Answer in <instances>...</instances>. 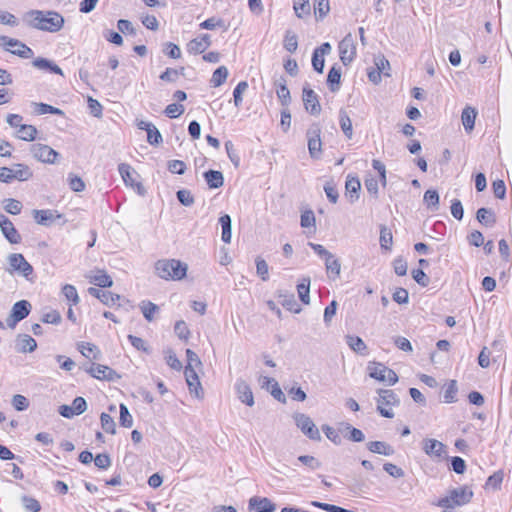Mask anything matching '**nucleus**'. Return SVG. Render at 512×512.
I'll return each mask as SVG.
<instances>
[{"instance_id":"6ab92c4d","label":"nucleus","mask_w":512,"mask_h":512,"mask_svg":"<svg viewBox=\"0 0 512 512\" xmlns=\"http://www.w3.org/2000/svg\"><path fill=\"white\" fill-rule=\"evenodd\" d=\"M211 45L209 34H203L200 37L192 39L187 44V51L190 54H201Z\"/></svg>"},{"instance_id":"49530a36","label":"nucleus","mask_w":512,"mask_h":512,"mask_svg":"<svg viewBox=\"0 0 512 512\" xmlns=\"http://www.w3.org/2000/svg\"><path fill=\"white\" fill-rule=\"evenodd\" d=\"M428 209L437 210L439 207V194L436 190L429 189L424 193L423 198Z\"/></svg>"},{"instance_id":"a211bd4d","label":"nucleus","mask_w":512,"mask_h":512,"mask_svg":"<svg viewBox=\"0 0 512 512\" xmlns=\"http://www.w3.org/2000/svg\"><path fill=\"white\" fill-rule=\"evenodd\" d=\"M235 390L239 400L242 403H245L250 407L254 405V396L252 390L245 380L241 378L237 379L235 383Z\"/></svg>"},{"instance_id":"f8f14e48","label":"nucleus","mask_w":512,"mask_h":512,"mask_svg":"<svg viewBox=\"0 0 512 512\" xmlns=\"http://www.w3.org/2000/svg\"><path fill=\"white\" fill-rule=\"evenodd\" d=\"M8 262L12 270L17 271L26 279H29V276L33 273L32 265L20 253L10 254Z\"/></svg>"},{"instance_id":"864d4df0","label":"nucleus","mask_w":512,"mask_h":512,"mask_svg":"<svg viewBox=\"0 0 512 512\" xmlns=\"http://www.w3.org/2000/svg\"><path fill=\"white\" fill-rule=\"evenodd\" d=\"M248 89V83L241 81L237 84L233 91L234 105L239 108L242 105V94Z\"/></svg>"},{"instance_id":"5701e85b","label":"nucleus","mask_w":512,"mask_h":512,"mask_svg":"<svg viewBox=\"0 0 512 512\" xmlns=\"http://www.w3.org/2000/svg\"><path fill=\"white\" fill-rule=\"evenodd\" d=\"M477 114V110L471 106H466L462 110L461 121L467 133H471L473 131Z\"/></svg>"},{"instance_id":"79ce46f5","label":"nucleus","mask_w":512,"mask_h":512,"mask_svg":"<svg viewBox=\"0 0 512 512\" xmlns=\"http://www.w3.org/2000/svg\"><path fill=\"white\" fill-rule=\"evenodd\" d=\"M346 343L356 353L363 354L367 349V346L364 343V341L358 336L347 335Z\"/></svg>"},{"instance_id":"4d7b16f0","label":"nucleus","mask_w":512,"mask_h":512,"mask_svg":"<svg viewBox=\"0 0 512 512\" xmlns=\"http://www.w3.org/2000/svg\"><path fill=\"white\" fill-rule=\"evenodd\" d=\"M185 111V108L182 104L172 103L166 106L164 113L167 117L174 119L181 116Z\"/></svg>"},{"instance_id":"6e6d98bb","label":"nucleus","mask_w":512,"mask_h":512,"mask_svg":"<svg viewBox=\"0 0 512 512\" xmlns=\"http://www.w3.org/2000/svg\"><path fill=\"white\" fill-rule=\"evenodd\" d=\"M140 309L145 319L151 321L153 319L154 312L158 311L159 307L150 301H142Z\"/></svg>"},{"instance_id":"aec40b11","label":"nucleus","mask_w":512,"mask_h":512,"mask_svg":"<svg viewBox=\"0 0 512 512\" xmlns=\"http://www.w3.org/2000/svg\"><path fill=\"white\" fill-rule=\"evenodd\" d=\"M249 508L255 512H274L276 506L266 497L254 496L249 500Z\"/></svg>"},{"instance_id":"a19ab883","label":"nucleus","mask_w":512,"mask_h":512,"mask_svg":"<svg viewBox=\"0 0 512 512\" xmlns=\"http://www.w3.org/2000/svg\"><path fill=\"white\" fill-rule=\"evenodd\" d=\"M37 129L33 125L23 124L17 131V137L24 141H33L37 135Z\"/></svg>"},{"instance_id":"9d476101","label":"nucleus","mask_w":512,"mask_h":512,"mask_svg":"<svg viewBox=\"0 0 512 512\" xmlns=\"http://www.w3.org/2000/svg\"><path fill=\"white\" fill-rule=\"evenodd\" d=\"M33 157L40 162L54 164L59 153L45 144H33L30 149Z\"/></svg>"},{"instance_id":"bb28decb","label":"nucleus","mask_w":512,"mask_h":512,"mask_svg":"<svg viewBox=\"0 0 512 512\" xmlns=\"http://www.w3.org/2000/svg\"><path fill=\"white\" fill-rule=\"evenodd\" d=\"M367 449L384 456H392L395 453L394 448L384 441H370L367 443Z\"/></svg>"},{"instance_id":"a878e982","label":"nucleus","mask_w":512,"mask_h":512,"mask_svg":"<svg viewBox=\"0 0 512 512\" xmlns=\"http://www.w3.org/2000/svg\"><path fill=\"white\" fill-rule=\"evenodd\" d=\"M203 177L210 189H218L224 184L223 174L218 170L210 169L204 172Z\"/></svg>"},{"instance_id":"680f3d73","label":"nucleus","mask_w":512,"mask_h":512,"mask_svg":"<svg viewBox=\"0 0 512 512\" xmlns=\"http://www.w3.org/2000/svg\"><path fill=\"white\" fill-rule=\"evenodd\" d=\"M187 356V366L185 367V371L188 369H195L196 367L202 366V362L198 355L192 351L191 349L186 350Z\"/></svg>"},{"instance_id":"09e8293b","label":"nucleus","mask_w":512,"mask_h":512,"mask_svg":"<svg viewBox=\"0 0 512 512\" xmlns=\"http://www.w3.org/2000/svg\"><path fill=\"white\" fill-rule=\"evenodd\" d=\"M34 107H35V112L38 113V114H54V115H60V116H63L64 115V112L59 109V108H56L54 106H51L49 104H46V103H34L33 104Z\"/></svg>"},{"instance_id":"c9c22d12","label":"nucleus","mask_w":512,"mask_h":512,"mask_svg":"<svg viewBox=\"0 0 512 512\" xmlns=\"http://www.w3.org/2000/svg\"><path fill=\"white\" fill-rule=\"evenodd\" d=\"M339 125L345 136L348 139H351L353 136L352 121L350 119L348 112L345 109H340L339 111Z\"/></svg>"},{"instance_id":"4c0bfd02","label":"nucleus","mask_w":512,"mask_h":512,"mask_svg":"<svg viewBox=\"0 0 512 512\" xmlns=\"http://www.w3.org/2000/svg\"><path fill=\"white\" fill-rule=\"evenodd\" d=\"M325 266L327 274L330 278L335 280L339 277L341 271V263L337 258H335L333 254L325 260Z\"/></svg>"},{"instance_id":"f3484780","label":"nucleus","mask_w":512,"mask_h":512,"mask_svg":"<svg viewBox=\"0 0 512 512\" xmlns=\"http://www.w3.org/2000/svg\"><path fill=\"white\" fill-rule=\"evenodd\" d=\"M184 375L190 394L194 395L198 399L203 398L204 392L196 370L188 369L187 371H184Z\"/></svg>"},{"instance_id":"393cba45","label":"nucleus","mask_w":512,"mask_h":512,"mask_svg":"<svg viewBox=\"0 0 512 512\" xmlns=\"http://www.w3.org/2000/svg\"><path fill=\"white\" fill-rule=\"evenodd\" d=\"M361 188L360 181L357 177H347L345 183V195L349 198L351 203L355 202L359 198V190Z\"/></svg>"},{"instance_id":"b1692460","label":"nucleus","mask_w":512,"mask_h":512,"mask_svg":"<svg viewBox=\"0 0 512 512\" xmlns=\"http://www.w3.org/2000/svg\"><path fill=\"white\" fill-rule=\"evenodd\" d=\"M340 431L343 433L344 438L351 442H363L365 440L364 433L349 423H341Z\"/></svg>"},{"instance_id":"37998d69","label":"nucleus","mask_w":512,"mask_h":512,"mask_svg":"<svg viewBox=\"0 0 512 512\" xmlns=\"http://www.w3.org/2000/svg\"><path fill=\"white\" fill-rule=\"evenodd\" d=\"M228 77V69L225 66L218 67L212 75V78L210 80L211 85L213 87H219L221 86Z\"/></svg>"},{"instance_id":"69168bd1","label":"nucleus","mask_w":512,"mask_h":512,"mask_svg":"<svg viewBox=\"0 0 512 512\" xmlns=\"http://www.w3.org/2000/svg\"><path fill=\"white\" fill-rule=\"evenodd\" d=\"M168 170L172 174L183 175L187 169L186 164L181 160H171L167 164Z\"/></svg>"},{"instance_id":"e433bc0d","label":"nucleus","mask_w":512,"mask_h":512,"mask_svg":"<svg viewBox=\"0 0 512 512\" xmlns=\"http://www.w3.org/2000/svg\"><path fill=\"white\" fill-rule=\"evenodd\" d=\"M341 69L340 67L333 66L327 76V84L332 92H336L340 88Z\"/></svg>"},{"instance_id":"ea45409f","label":"nucleus","mask_w":512,"mask_h":512,"mask_svg":"<svg viewBox=\"0 0 512 512\" xmlns=\"http://www.w3.org/2000/svg\"><path fill=\"white\" fill-rule=\"evenodd\" d=\"M457 382L456 380H450L444 387L443 401L445 403H454L457 401Z\"/></svg>"},{"instance_id":"f257e3e1","label":"nucleus","mask_w":512,"mask_h":512,"mask_svg":"<svg viewBox=\"0 0 512 512\" xmlns=\"http://www.w3.org/2000/svg\"><path fill=\"white\" fill-rule=\"evenodd\" d=\"M28 25L32 28L58 32L64 26V17L56 11L30 10L25 15Z\"/></svg>"},{"instance_id":"7c9ffc66","label":"nucleus","mask_w":512,"mask_h":512,"mask_svg":"<svg viewBox=\"0 0 512 512\" xmlns=\"http://www.w3.org/2000/svg\"><path fill=\"white\" fill-rule=\"evenodd\" d=\"M219 224L221 225L222 234L221 239L224 243H230L232 237V220L230 215L223 214L219 218Z\"/></svg>"},{"instance_id":"c03bdc74","label":"nucleus","mask_w":512,"mask_h":512,"mask_svg":"<svg viewBox=\"0 0 512 512\" xmlns=\"http://www.w3.org/2000/svg\"><path fill=\"white\" fill-rule=\"evenodd\" d=\"M380 246L382 249L390 250L393 244V235L389 228L381 226L380 228Z\"/></svg>"},{"instance_id":"0eeeda50","label":"nucleus","mask_w":512,"mask_h":512,"mask_svg":"<svg viewBox=\"0 0 512 512\" xmlns=\"http://www.w3.org/2000/svg\"><path fill=\"white\" fill-rule=\"evenodd\" d=\"M293 418L295 420L296 426L309 439L314 441L321 440L320 432L309 416L303 413H296Z\"/></svg>"},{"instance_id":"72a5a7b5","label":"nucleus","mask_w":512,"mask_h":512,"mask_svg":"<svg viewBox=\"0 0 512 512\" xmlns=\"http://www.w3.org/2000/svg\"><path fill=\"white\" fill-rule=\"evenodd\" d=\"M476 219L486 227H492L496 223L495 213L488 208H480L476 213Z\"/></svg>"},{"instance_id":"cd10ccee","label":"nucleus","mask_w":512,"mask_h":512,"mask_svg":"<svg viewBox=\"0 0 512 512\" xmlns=\"http://www.w3.org/2000/svg\"><path fill=\"white\" fill-rule=\"evenodd\" d=\"M88 293L91 296L99 299L105 305L114 304L116 302V300L120 299V296L117 294H113L109 291H102V290L94 288V287H90L88 289Z\"/></svg>"},{"instance_id":"603ef678","label":"nucleus","mask_w":512,"mask_h":512,"mask_svg":"<svg viewBox=\"0 0 512 512\" xmlns=\"http://www.w3.org/2000/svg\"><path fill=\"white\" fill-rule=\"evenodd\" d=\"M68 185L74 192H82L85 189V183L79 176L69 173L67 177Z\"/></svg>"},{"instance_id":"39448f33","label":"nucleus","mask_w":512,"mask_h":512,"mask_svg":"<svg viewBox=\"0 0 512 512\" xmlns=\"http://www.w3.org/2000/svg\"><path fill=\"white\" fill-rule=\"evenodd\" d=\"M188 266L177 259L162 261V278L180 281L186 277Z\"/></svg>"},{"instance_id":"7ed1b4c3","label":"nucleus","mask_w":512,"mask_h":512,"mask_svg":"<svg viewBox=\"0 0 512 512\" xmlns=\"http://www.w3.org/2000/svg\"><path fill=\"white\" fill-rule=\"evenodd\" d=\"M378 395L377 411L385 418H393L394 413L391 407L399 405L400 400L398 396L390 389H379Z\"/></svg>"},{"instance_id":"412c9836","label":"nucleus","mask_w":512,"mask_h":512,"mask_svg":"<svg viewBox=\"0 0 512 512\" xmlns=\"http://www.w3.org/2000/svg\"><path fill=\"white\" fill-rule=\"evenodd\" d=\"M262 387L270 391L271 395L281 403H286V397L282 392L278 382L270 377L262 378Z\"/></svg>"},{"instance_id":"58836bf2","label":"nucleus","mask_w":512,"mask_h":512,"mask_svg":"<svg viewBox=\"0 0 512 512\" xmlns=\"http://www.w3.org/2000/svg\"><path fill=\"white\" fill-rule=\"evenodd\" d=\"M310 283L309 277H303L297 285L299 299L306 305L310 303Z\"/></svg>"},{"instance_id":"338daca9","label":"nucleus","mask_w":512,"mask_h":512,"mask_svg":"<svg viewBox=\"0 0 512 512\" xmlns=\"http://www.w3.org/2000/svg\"><path fill=\"white\" fill-rule=\"evenodd\" d=\"M298 461H300L303 465L307 466L311 470H316L321 467V462L313 456L301 455L298 457Z\"/></svg>"},{"instance_id":"bf43d9fd","label":"nucleus","mask_w":512,"mask_h":512,"mask_svg":"<svg viewBox=\"0 0 512 512\" xmlns=\"http://www.w3.org/2000/svg\"><path fill=\"white\" fill-rule=\"evenodd\" d=\"M315 215L312 210H305L301 214L300 225L303 228H314L315 229Z\"/></svg>"},{"instance_id":"5fc2aeb1","label":"nucleus","mask_w":512,"mask_h":512,"mask_svg":"<svg viewBox=\"0 0 512 512\" xmlns=\"http://www.w3.org/2000/svg\"><path fill=\"white\" fill-rule=\"evenodd\" d=\"M298 47V38L296 34L291 31H287L284 38V48L290 52L294 53Z\"/></svg>"},{"instance_id":"8fccbe9b","label":"nucleus","mask_w":512,"mask_h":512,"mask_svg":"<svg viewBox=\"0 0 512 512\" xmlns=\"http://www.w3.org/2000/svg\"><path fill=\"white\" fill-rule=\"evenodd\" d=\"M101 426L103 430L110 434L116 433V424L114 419L107 413L103 412L100 415Z\"/></svg>"},{"instance_id":"20e7f679","label":"nucleus","mask_w":512,"mask_h":512,"mask_svg":"<svg viewBox=\"0 0 512 512\" xmlns=\"http://www.w3.org/2000/svg\"><path fill=\"white\" fill-rule=\"evenodd\" d=\"M33 176L32 170L22 163L15 164L13 168H0V182L10 183L13 180L27 181Z\"/></svg>"},{"instance_id":"9b49d317","label":"nucleus","mask_w":512,"mask_h":512,"mask_svg":"<svg viewBox=\"0 0 512 512\" xmlns=\"http://www.w3.org/2000/svg\"><path fill=\"white\" fill-rule=\"evenodd\" d=\"M321 128L319 124H312L307 130L308 150L312 158H319L321 155L322 142L320 139Z\"/></svg>"},{"instance_id":"f03ea898","label":"nucleus","mask_w":512,"mask_h":512,"mask_svg":"<svg viewBox=\"0 0 512 512\" xmlns=\"http://www.w3.org/2000/svg\"><path fill=\"white\" fill-rule=\"evenodd\" d=\"M473 492L468 487L463 486L449 491L448 495L438 500L437 505L442 508H454L463 506L471 501Z\"/></svg>"},{"instance_id":"6e6552de","label":"nucleus","mask_w":512,"mask_h":512,"mask_svg":"<svg viewBox=\"0 0 512 512\" xmlns=\"http://www.w3.org/2000/svg\"><path fill=\"white\" fill-rule=\"evenodd\" d=\"M422 449L430 458L441 461L447 458V446L433 438H425L422 441Z\"/></svg>"},{"instance_id":"2f4dec72","label":"nucleus","mask_w":512,"mask_h":512,"mask_svg":"<svg viewBox=\"0 0 512 512\" xmlns=\"http://www.w3.org/2000/svg\"><path fill=\"white\" fill-rule=\"evenodd\" d=\"M31 304L27 300H20L16 302L11 309V314L20 320L25 319L31 312Z\"/></svg>"},{"instance_id":"052dcab7","label":"nucleus","mask_w":512,"mask_h":512,"mask_svg":"<svg viewBox=\"0 0 512 512\" xmlns=\"http://www.w3.org/2000/svg\"><path fill=\"white\" fill-rule=\"evenodd\" d=\"M176 195H177L178 201L183 206L190 207L195 202V199L189 190H186V189L178 190Z\"/></svg>"},{"instance_id":"e2e57ef3","label":"nucleus","mask_w":512,"mask_h":512,"mask_svg":"<svg viewBox=\"0 0 512 512\" xmlns=\"http://www.w3.org/2000/svg\"><path fill=\"white\" fill-rule=\"evenodd\" d=\"M62 293L65 296V298L69 301H71L74 305H76L79 302V296L77 293L76 288L73 285L66 284L62 288Z\"/></svg>"},{"instance_id":"1a4fd4ad","label":"nucleus","mask_w":512,"mask_h":512,"mask_svg":"<svg viewBox=\"0 0 512 512\" xmlns=\"http://www.w3.org/2000/svg\"><path fill=\"white\" fill-rule=\"evenodd\" d=\"M340 59L343 65H349L356 56V45L351 33H348L338 45Z\"/></svg>"},{"instance_id":"13d9d810","label":"nucleus","mask_w":512,"mask_h":512,"mask_svg":"<svg viewBox=\"0 0 512 512\" xmlns=\"http://www.w3.org/2000/svg\"><path fill=\"white\" fill-rule=\"evenodd\" d=\"M502 481H503V472L497 471L488 477V479L485 483V486H486V488H492L493 490H498V489H500Z\"/></svg>"},{"instance_id":"423d86ee","label":"nucleus","mask_w":512,"mask_h":512,"mask_svg":"<svg viewBox=\"0 0 512 512\" xmlns=\"http://www.w3.org/2000/svg\"><path fill=\"white\" fill-rule=\"evenodd\" d=\"M369 376L381 382H388L394 385L398 381L397 374L387 366L378 362H371L368 365Z\"/></svg>"},{"instance_id":"a18cd8bd","label":"nucleus","mask_w":512,"mask_h":512,"mask_svg":"<svg viewBox=\"0 0 512 512\" xmlns=\"http://www.w3.org/2000/svg\"><path fill=\"white\" fill-rule=\"evenodd\" d=\"M293 8L298 18H303L310 14L309 0H293Z\"/></svg>"},{"instance_id":"0e129e2a","label":"nucleus","mask_w":512,"mask_h":512,"mask_svg":"<svg viewBox=\"0 0 512 512\" xmlns=\"http://www.w3.org/2000/svg\"><path fill=\"white\" fill-rule=\"evenodd\" d=\"M281 304L284 308H286L287 310H289L291 312L299 313L301 311V307L295 300V297L293 294H291L289 296H285L283 301L281 302Z\"/></svg>"},{"instance_id":"de8ad7c7","label":"nucleus","mask_w":512,"mask_h":512,"mask_svg":"<svg viewBox=\"0 0 512 512\" xmlns=\"http://www.w3.org/2000/svg\"><path fill=\"white\" fill-rule=\"evenodd\" d=\"M78 349L81 352V354L86 358H89L90 353H93L94 359H98L100 356V351L98 347L92 343L81 342L78 344Z\"/></svg>"},{"instance_id":"f704fd0d","label":"nucleus","mask_w":512,"mask_h":512,"mask_svg":"<svg viewBox=\"0 0 512 512\" xmlns=\"http://www.w3.org/2000/svg\"><path fill=\"white\" fill-rule=\"evenodd\" d=\"M138 128L147 131V140L150 144H157L160 138L159 130L151 123L146 121H140Z\"/></svg>"},{"instance_id":"2eb2a0df","label":"nucleus","mask_w":512,"mask_h":512,"mask_svg":"<svg viewBox=\"0 0 512 512\" xmlns=\"http://www.w3.org/2000/svg\"><path fill=\"white\" fill-rule=\"evenodd\" d=\"M0 228L4 237L11 244H18L21 242V235L14 227V224L4 214H0Z\"/></svg>"},{"instance_id":"774afa93","label":"nucleus","mask_w":512,"mask_h":512,"mask_svg":"<svg viewBox=\"0 0 512 512\" xmlns=\"http://www.w3.org/2000/svg\"><path fill=\"white\" fill-rule=\"evenodd\" d=\"M12 406L17 411H24V410H26L28 408L29 401H28V399L25 396L20 395V394H16L12 398Z\"/></svg>"},{"instance_id":"c756f323","label":"nucleus","mask_w":512,"mask_h":512,"mask_svg":"<svg viewBox=\"0 0 512 512\" xmlns=\"http://www.w3.org/2000/svg\"><path fill=\"white\" fill-rule=\"evenodd\" d=\"M32 65L40 70H48L52 73L63 75L62 69L51 60L38 57L33 60Z\"/></svg>"},{"instance_id":"4468645a","label":"nucleus","mask_w":512,"mask_h":512,"mask_svg":"<svg viewBox=\"0 0 512 512\" xmlns=\"http://www.w3.org/2000/svg\"><path fill=\"white\" fill-rule=\"evenodd\" d=\"M303 103L305 110L311 115H319L321 112V105L318 100V95L308 87H303Z\"/></svg>"},{"instance_id":"3c124183","label":"nucleus","mask_w":512,"mask_h":512,"mask_svg":"<svg viewBox=\"0 0 512 512\" xmlns=\"http://www.w3.org/2000/svg\"><path fill=\"white\" fill-rule=\"evenodd\" d=\"M119 409H120V417H119L120 425L125 428L132 427L133 418L128 410V407L125 404L121 403L119 406Z\"/></svg>"},{"instance_id":"c85d7f7f","label":"nucleus","mask_w":512,"mask_h":512,"mask_svg":"<svg viewBox=\"0 0 512 512\" xmlns=\"http://www.w3.org/2000/svg\"><path fill=\"white\" fill-rule=\"evenodd\" d=\"M56 212L53 210H33V216L35 221L44 226H48L52 224L55 218H59L60 215H56Z\"/></svg>"},{"instance_id":"473e14b6","label":"nucleus","mask_w":512,"mask_h":512,"mask_svg":"<svg viewBox=\"0 0 512 512\" xmlns=\"http://www.w3.org/2000/svg\"><path fill=\"white\" fill-rule=\"evenodd\" d=\"M276 94L282 106L287 107L291 102L290 91L286 85V80L281 78L277 82Z\"/></svg>"},{"instance_id":"ddd939ff","label":"nucleus","mask_w":512,"mask_h":512,"mask_svg":"<svg viewBox=\"0 0 512 512\" xmlns=\"http://www.w3.org/2000/svg\"><path fill=\"white\" fill-rule=\"evenodd\" d=\"M119 173L126 185L136 188L139 195L145 194V189L140 182L136 181V172L129 164L122 163L118 167Z\"/></svg>"},{"instance_id":"4be33fe9","label":"nucleus","mask_w":512,"mask_h":512,"mask_svg":"<svg viewBox=\"0 0 512 512\" xmlns=\"http://www.w3.org/2000/svg\"><path fill=\"white\" fill-rule=\"evenodd\" d=\"M37 348V342L28 334H19L16 339V350L20 353L33 352Z\"/></svg>"},{"instance_id":"dca6fc26","label":"nucleus","mask_w":512,"mask_h":512,"mask_svg":"<svg viewBox=\"0 0 512 512\" xmlns=\"http://www.w3.org/2000/svg\"><path fill=\"white\" fill-rule=\"evenodd\" d=\"M86 371L92 376L100 380L113 381L115 378H119V375L112 368L93 363L86 369Z\"/></svg>"}]
</instances>
